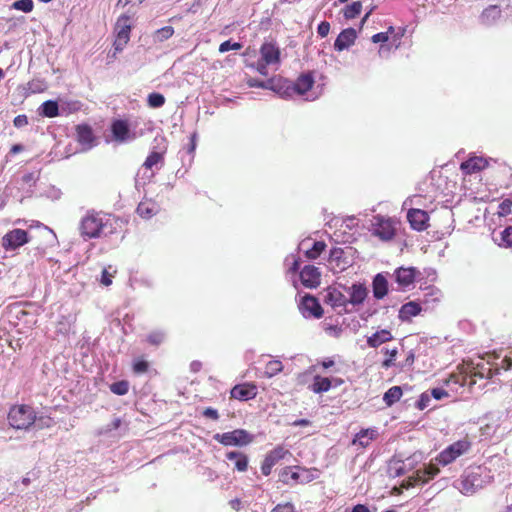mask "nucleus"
<instances>
[{
	"instance_id": "nucleus-1",
	"label": "nucleus",
	"mask_w": 512,
	"mask_h": 512,
	"mask_svg": "<svg viewBox=\"0 0 512 512\" xmlns=\"http://www.w3.org/2000/svg\"><path fill=\"white\" fill-rule=\"evenodd\" d=\"M471 450V443L467 439L458 440L448 445L431 462L417 470L418 479L427 482L439 474V466H447L457 458L467 454Z\"/></svg>"
},
{
	"instance_id": "nucleus-2",
	"label": "nucleus",
	"mask_w": 512,
	"mask_h": 512,
	"mask_svg": "<svg viewBox=\"0 0 512 512\" xmlns=\"http://www.w3.org/2000/svg\"><path fill=\"white\" fill-rule=\"evenodd\" d=\"M116 230L115 218L102 212H87L79 224L80 235L84 240L106 237Z\"/></svg>"
},
{
	"instance_id": "nucleus-3",
	"label": "nucleus",
	"mask_w": 512,
	"mask_h": 512,
	"mask_svg": "<svg viewBox=\"0 0 512 512\" xmlns=\"http://www.w3.org/2000/svg\"><path fill=\"white\" fill-rule=\"evenodd\" d=\"M490 481L486 468L480 466L468 468L461 477L454 481L453 486L464 495L474 494Z\"/></svg>"
},
{
	"instance_id": "nucleus-4",
	"label": "nucleus",
	"mask_w": 512,
	"mask_h": 512,
	"mask_svg": "<svg viewBox=\"0 0 512 512\" xmlns=\"http://www.w3.org/2000/svg\"><path fill=\"white\" fill-rule=\"evenodd\" d=\"M35 420V411L28 405H15L8 413L9 424L15 429H28Z\"/></svg>"
},
{
	"instance_id": "nucleus-5",
	"label": "nucleus",
	"mask_w": 512,
	"mask_h": 512,
	"mask_svg": "<svg viewBox=\"0 0 512 512\" xmlns=\"http://www.w3.org/2000/svg\"><path fill=\"white\" fill-rule=\"evenodd\" d=\"M323 302L339 315L352 313V308H348L347 296L343 289L330 286L322 293Z\"/></svg>"
},
{
	"instance_id": "nucleus-6",
	"label": "nucleus",
	"mask_w": 512,
	"mask_h": 512,
	"mask_svg": "<svg viewBox=\"0 0 512 512\" xmlns=\"http://www.w3.org/2000/svg\"><path fill=\"white\" fill-rule=\"evenodd\" d=\"M131 30L132 25L130 17L126 14L119 16L114 28L115 40L113 43V57H115L117 53H120L124 50L130 40Z\"/></svg>"
},
{
	"instance_id": "nucleus-7",
	"label": "nucleus",
	"mask_w": 512,
	"mask_h": 512,
	"mask_svg": "<svg viewBox=\"0 0 512 512\" xmlns=\"http://www.w3.org/2000/svg\"><path fill=\"white\" fill-rule=\"evenodd\" d=\"M339 288L346 293L348 308H352V312L358 311L369 295V290L363 282H354L350 286L339 284Z\"/></svg>"
},
{
	"instance_id": "nucleus-8",
	"label": "nucleus",
	"mask_w": 512,
	"mask_h": 512,
	"mask_svg": "<svg viewBox=\"0 0 512 512\" xmlns=\"http://www.w3.org/2000/svg\"><path fill=\"white\" fill-rule=\"evenodd\" d=\"M213 439L224 446H247L253 442L254 436L245 429H235L233 431L216 433Z\"/></svg>"
},
{
	"instance_id": "nucleus-9",
	"label": "nucleus",
	"mask_w": 512,
	"mask_h": 512,
	"mask_svg": "<svg viewBox=\"0 0 512 512\" xmlns=\"http://www.w3.org/2000/svg\"><path fill=\"white\" fill-rule=\"evenodd\" d=\"M395 222L391 218L377 215L372 221V233L383 241H389L395 236Z\"/></svg>"
},
{
	"instance_id": "nucleus-10",
	"label": "nucleus",
	"mask_w": 512,
	"mask_h": 512,
	"mask_svg": "<svg viewBox=\"0 0 512 512\" xmlns=\"http://www.w3.org/2000/svg\"><path fill=\"white\" fill-rule=\"evenodd\" d=\"M29 240V233L26 230L15 228L2 237L1 244L5 251H15L27 244Z\"/></svg>"
},
{
	"instance_id": "nucleus-11",
	"label": "nucleus",
	"mask_w": 512,
	"mask_h": 512,
	"mask_svg": "<svg viewBox=\"0 0 512 512\" xmlns=\"http://www.w3.org/2000/svg\"><path fill=\"white\" fill-rule=\"evenodd\" d=\"M299 310L304 318L319 319L323 316V308L318 299L312 295H305L299 303Z\"/></svg>"
},
{
	"instance_id": "nucleus-12",
	"label": "nucleus",
	"mask_w": 512,
	"mask_h": 512,
	"mask_svg": "<svg viewBox=\"0 0 512 512\" xmlns=\"http://www.w3.org/2000/svg\"><path fill=\"white\" fill-rule=\"evenodd\" d=\"M287 455H290L289 450L284 448L282 445H277L274 449L269 451L261 464V472L264 476H269L272 472V468Z\"/></svg>"
},
{
	"instance_id": "nucleus-13",
	"label": "nucleus",
	"mask_w": 512,
	"mask_h": 512,
	"mask_svg": "<svg viewBox=\"0 0 512 512\" xmlns=\"http://www.w3.org/2000/svg\"><path fill=\"white\" fill-rule=\"evenodd\" d=\"M419 271L415 267H399L394 271V278L399 291H405L414 283Z\"/></svg>"
},
{
	"instance_id": "nucleus-14",
	"label": "nucleus",
	"mask_w": 512,
	"mask_h": 512,
	"mask_svg": "<svg viewBox=\"0 0 512 512\" xmlns=\"http://www.w3.org/2000/svg\"><path fill=\"white\" fill-rule=\"evenodd\" d=\"M280 54V48L274 40L265 41L260 47L261 59L267 64L278 65Z\"/></svg>"
},
{
	"instance_id": "nucleus-15",
	"label": "nucleus",
	"mask_w": 512,
	"mask_h": 512,
	"mask_svg": "<svg viewBox=\"0 0 512 512\" xmlns=\"http://www.w3.org/2000/svg\"><path fill=\"white\" fill-rule=\"evenodd\" d=\"M76 137L82 147V151H88L96 145L93 129L88 124H80L76 127Z\"/></svg>"
},
{
	"instance_id": "nucleus-16",
	"label": "nucleus",
	"mask_w": 512,
	"mask_h": 512,
	"mask_svg": "<svg viewBox=\"0 0 512 512\" xmlns=\"http://www.w3.org/2000/svg\"><path fill=\"white\" fill-rule=\"evenodd\" d=\"M326 244L323 241H314L310 238L303 239L299 245L298 250L303 251L308 259H316L325 250Z\"/></svg>"
},
{
	"instance_id": "nucleus-17",
	"label": "nucleus",
	"mask_w": 512,
	"mask_h": 512,
	"mask_svg": "<svg viewBox=\"0 0 512 512\" xmlns=\"http://www.w3.org/2000/svg\"><path fill=\"white\" fill-rule=\"evenodd\" d=\"M328 263L334 273L342 272L350 265L349 260L345 257V251L339 247L330 250Z\"/></svg>"
},
{
	"instance_id": "nucleus-18",
	"label": "nucleus",
	"mask_w": 512,
	"mask_h": 512,
	"mask_svg": "<svg viewBox=\"0 0 512 512\" xmlns=\"http://www.w3.org/2000/svg\"><path fill=\"white\" fill-rule=\"evenodd\" d=\"M38 179V173L27 172L16 181L17 188L21 192V198L30 197L32 195Z\"/></svg>"
},
{
	"instance_id": "nucleus-19",
	"label": "nucleus",
	"mask_w": 512,
	"mask_h": 512,
	"mask_svg": "<svg viewBox=\"0 0 512 512\" xmlns=\"http://www.w3.org/2000/svg\"><path fill=\"white\" fill-rule=\"evenodd\" d=\"M299 276L301 283L307 288H316L320 284L321 273L315 266H304Z\"/></svg>"
},
{
	"instance_id": "nucleus-20",
	"label": "nucleus",
	"mask_w": 512,
	"mask_h": 512,
	"mask_svg": "<svg viewBox=\"0 0 512 512\" xmlns=\"http://www.w3.org/2000/svg\"><path fill=\"white\" fill-rule=\"evenodd\" d=\"M357 39V32L354 28L343 29L334 42V49L338 52L349 49Z\"/></svg>"
},
{
	"instance_id": "nucleus-21",
	"label": "nucleus",
	"mask_w": 512,
	"mask_h": 512,
	"mask_svg": "<svg viewBox=\"0 0 512 512\" xmlns=\"http://www.w3.org/2000/svg\"><path fill=\"white\" fill-rule=\"evenodd\" d=\"M407 219L414 230L423 231L428 226L429 215L424 210L412 208L407 213Z\"/></svg>"
},
{
	"instance_id": "nucleus-22",
	"label": "nucleus",
	"mask_w": 512,
	"mask_h": 512,
	"mask_svg": "<svg viewBox=\"0 0 512 512\" xmlns=\"http://www.w3.org/2000/svg\"><path fill=\"white\" fill-rule=\"evenodd\" d=\"M111 132L116 141L126 142L135 138L134 134L131 136L130 128L125 120L117 119L112 122Z\"/></svg>"
},
{
	"instance_id": "nucleus-23",
	"label": "nucleus",
	"mask_w": 512,
	"mask_h": 512,
	"mask_svg": "<svg viewBox=\"0 0 512 512\" xmlns=\"http://www.w3.org/2000/svg\"><path fill=\"white\" fill-rule=\"evenodd\" d=\"M389 292V282L383 273H377L372 279V293L376 300H382Z\"/></svg>"
},
{
	"instance_id": "nucleus-24",
	"label": "nucleus",
	"mask_w": 512,
	"mask_h": 512,
	"mask_svg": "<svg viewBox=\"0 0 512 512\" xmlns=\"http://www.w3.org/2000/svg\"><path fill=\"white\" fill-rule=\"evenodd\" d=\"M501 13V8L498 5H489L482 11L479 21L482 25L491 27L500 20Z\"/></svg>"
},
{
	"instance_id": "nucleus-25",
	"label": "nucleus",
	"mask_w": 512,
	"mask_h": 512,
	"mask_svg": "<svg viewBox=\"0 0 512 512\" xmlns=\"http://www.w3.org/2000/svg\"><path fill=\"white\" fill-rule=\"evenodd\" d=\"M488 166V159L484 157H470L460 165V169L464 174H473Z\"/></svg>"
},
{
	"instance_id": "nucleus-26",
	"label": "nucleus",
	"mask_w": 512,
	"mask_h": 512,
	"mask_svg": "<svg viewBox=\"0 0 512 512\" xmlns=\"http://www.w3.org/2000/svg\"><path fill=\"white\" fill-rule=\"evenodd\" d=\"M256 395L257 388L255 385H236L231 390V397L240 401H247L253 399L256 397Z\"/></svg>"
},
{
	"instance_id": "nucleus-27",
	"label": "nucleus",
	"mask_w": 512,
	"mask_h": 512,
	"mask_svg": "<svg viewBox=\"0 0 512 512\" xmlns=\"http://www.w3.org/2000/svg\"><path fill=\"white\" fill-rule=\"evenodd\" d=\"M378 435V430L376 428L362 429L354 436L352 444L366 448L378 437Z\"/></svg>"
},
{
	"instance_id": "nucleus-28",
	"label": "nucleus",
	"mask_w": 512,
	"mask_h": 512,
	"mask_svg": "<svg viewBox=\"0 0 512 512\" xmlns=\"http://www.w3.org/2000/svg\"><path fill=\"white\" fill-rule=\"evenodd\" d=\"M314 84V78L311 73L301 74L296 81L292 82L295 95H304Z\"/></svg>"
},
{
	"instance_id": "nucleus-29",
	"label": "nucleus",
	"mask_w": 512,
	"mask_h": 512,
	"mask_svg": "<svg viewBox=\"0 0 512 512\" xmlns=\"http://www.w3.org/2000/svg\"><path fill=\"white\" fill-rule=\"evenodd\" d=\"M421 311L422 308L419 303L410 301L401 306L398 317L402 322H408L412 317L419 315Z\"/></svg>"
},
{
	"instance_id": "nucleus-30",
	"label": "nucleus",
	"mask_w": 512,
	"mask_h": 512,
	"mask_svg": "<svg viewBox=\"0 0 512 512\" xmlns=\"http://www.w3.org/2000/svg\"><path fill=\"white\" fill-rule=\"evenodd\" d=\"M226 458L233 461L234 468L239 472H245L248 469L249 459L246 454L240 451H230L226 453Z\"/></svg>"
},
{
	"instance_id": "nucleus-31",
	"label": "nucleus",
	"mask_w": 512,
	"mask_h": 512,
	"mask_svg": "<svg viewBox=\"0 0 512 512\" xmlns=\"http://www.w3.org/2000/svg\"><path fill=\"white\" fill-rule=\"evenodd\" d=\"M197 146V133L194 132L189 143L180 151L181 161L183 165H191L194 160V154Z\"/></svg>"
},
{
	"instance_id": "nucleus-32",
	"label": "nucleus",
	"mask_w": 512,
	"mask_h": 512,
	"mask_svg": "<svg viewBox=\"0 0 512 512\" xmlns=\"http://www.w3.org/2000/svg\"><path fill=\"white\" fill-rule=\"evenodd\" d=\"M393 339L392 333L387 329L376 331L367 338V345L371 348H377L380 345Z\"/></svg>"
},
{
	"instance_id": "nucleus-33",
	"label": "nucleus",
	"mask_w": 512,
	"mask_h": 512,
	"mask_svg": "<svg viewBox=\"0 0 512 512\" xmlns=\"http://www.w3.org/2000/svg\"><path fill=\"white\" fill-rule=\"evenodd\" d=\"M38 114L47 118L57 117L61 115L60 106L55 100H47L38 108Z\"/></svg>"
},
{
	"instance_id": "nucleus-34",
	"label": "nucleus",
	"mask_w": 512,
	"mask_h": 512,
	"mask_svg": "<svg viewBox=\"0 0 512 512\" xmlns=\"http://www.w3.org/2000/svg\"><path fill=\"white\" fill-rule=\"evenodd\" d=\"M279 480L285 485L299 484V471L296 470V466L284 467L279 473Z\"/></svg>"
},
{
	"instance_id": "nucleus-35",
	"label": "nucleus",
	"mask_w": 512,
	"mask_h": 512,
	"mask_svg": "<svg viewBox=\"0 0 512 512\" xmlns=\"http://www.w3.org/2000/svg\"><path fill=\"white\" fill-rule=\"evenodd\" d=\"M136 212L141 218L148 220L158 213V206L153 201H141Z\"/></svg>"
},
{
	"instance_id": "nucleus-36",
	"label": "nucleus",
	"mask_w": 512,
	"mask_h": 512,
	"mask_svg": "<svg viewBox=\"0 0 512 512\" xmlns=\"http://www.w3.org/2000/svg\"><path fill=\"white\" fill-rule=\"evenodd\" d=\"M332 387V382L327 377L315 376L311 385V390L316 394L327 392Z\"/></svg>"
},
{
	"instance_id": "nucleus-37",
	"label": "nucleus",
	"mask_w": 512,
	"mask_h": 512,
	"mask_svg": "<svg viewBox=\"0 0 512 512\" xmlns=\"http://www.w3.org/2000/svg\"><path fill=\"white\" fill-rule=\"evenodd\" d=\"M402 394L403 391L400 386H393L384 393L383 401L388 407H391L400 400Z\"/></svg>"
},
{
	"instance_id": "nucleus-38",
	"label": "nucleus",
	"mask_w": 512,
	"mask_h": 512,
	"mask_svg": "<svg viewBox=\"0 0 512 512\" xmlns=\"http://www.w3.org/2000/svg\"><path fill=\"white\" fill-rule=\"evenodd\" d=\"M441 297V291L435 286H427L423 289L422 301L424 304L438 302Z\"/></svg>"
},
{
	"instance_id": "nucleus-39",
	"label": "nucleus",
	"mask_w": 512,
	"mask_h": 512,
	"mask_svg": "<svg viewBox=\"0 0 512 512\" xmlns=\"http://www.w3.org/2000/svg\"><path fill=\"white\" fill-rule=\"evenodd\" d=\"M278 87L280 89H277L276 93L283 99H289L295 95L292 81L281 78V83L278 84Z\"/></svg>"
},
{
	"instance_id": "nucleus-40",
	"label": "nucleus",
	"mask_w": 512,
	"mask_h": 512,
	"mask_svg": "<svg viewBox=\"0 0 512 512\" xmlns=\"http://www.w3.org/2000/svg\"><path fill=\"white\" fill-rule=\"evenodd\" d=\"M361 10V1H354L351 4L345 6L343 9V16L347 20L354 19L361 13Z\"/></svg>"
},
{
	"instance_id": "nucleus-41",
	"label": "nucleus",
	"mask_w": 512,
	"mask_h": 512,
	"mask_svg": "<svg viewBox=\"0 0 512 512\" xmlns=\"http://www.w3.org/2000/svg\"><path fill=\"white\" fill-rule=\"evenodd\" d=\"M122 428V420L119 417H115L110 423L101 427L98 431L99 435H114L113 432Z\"/></svg>"
},
{
	"instance_id": "nucleus-42",
	"label": "nucleus",
	"mask_w": 512,
	"mask_h": 512,
	"mask_svg": "<svg viewBox=\"0 0 512 512\" xmlns=\"http://www.w3.org/2000/svg\"><path fill=\"white\" fill-rule=\"evenodd\" d=\"M407 461L410 462V459L408 458ZM408 466H410V463L405 461H393L389 470L394 477H400L409 470Z\"/></svg>"
},
{
	"instance_id": "nucleus-43",
	"label": "nucleus",
	"mask_w": 512,
	"mask_h": 512,
	"mask_svg": "<svg viewBox=\"0 0 512 512\" xmlns=\"http://www.w3.org/2000/svg\"><path fill=\"white\" fill-rule=\"evenodd\" d=\"M283 370L282 362L279 360L269 361L264 369V374L268 378H272Z\"/></svg>"
},
{
	"instance_id": "nucleus-44",
	"label": "nucleus",
	"mask_w": 512,
	"mask_h": 512,
	"mask_svg": "<svg viewBox=\"0 0 512 512\" xmlns=\"http://www.w3.org/2000/svg\"><path fill=\"white\" fill-rule=\"evenodd\" d=\"M174 34V28L172 26H164L155 31L153 39L155 42H164L170 39Z\"/></svg>"
},
{
	"instance_id": "nucleus-45",
	"label": "nucleus",
	"mask_w": 512,
	"mask_h": 512,
	"mask_svg": "<svg viewBox=\"0 0 512 512\" xmlns=\"http://www.w3.org/2000/svg\"><path fill=\"white\" fill-rule=\"evenodd\" d=\"M288 273H296L300 268V257L297 254H289L284 261Z\"/></svg>"
},
{
	"instance_id": "nucleus-46",
	"label": "nucleus",
	"mask_w": 512,
	"mask_h": 512,
	"mask_svg": "<svg viewBox=\"0 0 512 512\" xmlns=\"http://www.w3.org/2000/svg\"><path fill=\"white\" fill-rule=\"evenodd\" d=\"M129 382L127 380H120L112 383L109 388L112 393L118 396L126 395L129 391Z\"/></svg>"
},
{
	"instance_id": "nucleus-47",
	"label": "nucleus",
	"mask_w": 512,
	"mask_h": 512,
	"mask_svg": "<svg viewBox=\"0 0 512 512\" xmlns=\"http://www.w3.org/2000/svg\"><path fill=\"white\" fill-rule=\"evenodd\" d=\"M132 370L134 374L141 375L149 370V362L142 357L133 359Z\"/></svg>"
},
{
	"instance_id": "nucleus-48",
	"label": "nucleus",
	"mask_w": 512,
	"mask_h": 512,
	"mask_svg": "<svg viewBox=\"0 0 512 512\" xmlns=\"http://www.w3.org/2000/svg\"><path fill=\"white\" fill-rule=\"evenodd\" d=\"M296 470L299 471V484H305L316 479V470H310L301 466H296Z\"/></svg>"
},
{
	"instance_id": "nucleus-49",
	"label": "nucleus",
	"mask_w": 512,
	"mask_h": 512,
	"mask_svg": "<svg viewBox=\"0 0 512 512\" xmlns=\"http://www.w3.org/2000/svg\"><path fill=\"white\" fill-rule=\"evenodd\" d=\"M381 352L388 355V358H386L383 362H382V367L385 368V369H388L392 366L395 365V359H396V356L398 354V349L397 348H392V349H389L387 347H384L381 349Z\"/></svg>"
},
{
	"instance_id": "nucleus-50",
	"label": "nucleus",
	"mask_w": 512,
	"mask_h": 512,
	"mask_svg": "<svg viewBox=\"0 0 512 512\" xmlns=\"http://www.w3.org/2000/svg\"><path fill=\"white\" fill-rule=\"evenodd\" d=\"M147 104L150 108H160L165 104V97L158 92H152L147 97Z\"/></svg>"
},
{
	"instance_id": "nucleus-51",
	"label": "nucleus",
	"mask_w": 512,
	"mask_h": 512,
	"mask_svg": "<svg viewBox=\"0 0 512 512\" xmlns=\"http://www.w3.org/2000/svg\"><path fill=\"white\" fill-rule=\"evenodd\" d=\"M163 162V154L157 151H152L143 163L146 169H151L158 163Z\"/></svg>"
},
{
	"instance_id": "nucleus-52",
	"label": "nucleus",
	"mask_w": 512,
	"mask_h": 512,
	"mask_svg": "<svg viewBox=\"0 0 512 512\" xmlns=\"http://www.w3.org/2000/svg\"><path fill=\"white\" fill-rule=\"evenodd\" d=\"M166 334L164 331L155 330L147 335V342L151 345L158 346L164 342Z\"/></svg>"
},
{
	"instance_id": "nucleus-53",
	"label": "nucleus",
	"mask_w": 512,
	"mask_h": 512,
	"mask_svg": "<svg viewBox=\"0 0 512 512\" xmlns=\"http://www.w3.org/2000/svg\"><path fill=\"white\" fill-rule=\"evenodd\" d=\"M499 246L509 247L512 245V225L500 232Z\"/></svg>"
},
{
	"instance_id": "nucleus-54",
	"label": "nucleus",
	"mask_w": 512,
	"mask_h": 512,
	"mask_svg": "<svg viewBox=\"0 0 512 512\" xmlns=\"http://www.w3.org/2000/svg\"><path fill=\"white\" fill-rule=\"evenodd\" d=\"M12 7L24 13H29L33 10L34 3L33 0H17L13 3Z\"/></svg>"
},
{
	"instance_id": "nucleus-55",
	"label": "nucleus",
	"mask_w": 512,
	"mask_h": 512,
	"mask_svg": "<svg viewBox=\"0 0 512 512\" xmlns=\"http://www.w3.org/2000/svg\"><path fill=\"white\" fill-rule=\"evenodd\" d=\"M270 64H267L265 61H263L262 59H259L258 61L256 62H253V63H250V64H247L248 67L256 70L258 73H260L261 75L263 76H267L268 75V66Z\"/></svg>"
},
{
	"instance_id": "nucleus-56",
	"label": "nucleus",
	"mask_w": 512,
	"mask_h": 512,
	"mask_svg": "<svg viewBox=\"0 0 512 512\" xmlns=\"http://www.w3.org/2000/svg\"><path fill=\"white\" fill-rule=\"evenodd\" d=\"M241 48H242V44L240 42H233L232 40H226L220 44L219 52L225 53L230 50H240Z\"/></svg>"
},
{
	"instance_id": "nucleus-57",
	"label": "nucleus",
	"mask_w": 512,
	"mask_h": 512,
	"mask_svg": "<svg viewBox=\"0 0 512 512\" xmlns=\"http://www.w3.org/2000/svg\"><path fill=\"white\" fill-rule=\"evenodd\" d=\"M70 323L64 317L56 324V334L66 336L70 332Z\"/></svg>"
},
{
	"instance_id": "nucleus-58",
	"label": "nucleus",
	"mask_w": 512,
	"mask_h": 512,
	"mask_svg": "<svg viewBox=\"0 0 512 512\" xmlns=\"http://www.w3.org/2000/svg\"><path fill=\"white\" fill-rule=\"evenodd\" d=\"M394 27L389 26L387 32H379L372 36L371 40L373 43H386L389 40V34L393 33Z\"/></svg>"
},
{
	"instance_id": "nucleus-59",
	"label": "nucleus",
	"mask_w": 512,
	"mask_h": 512,
	"mask_svg": "<svg viewBox=\"0 0 512 512\" xmlns=\"http://www.w3.org/2000/svg\"><path fill=\"white\" fill-rule=\"evenodd\" d=\"M512 200L507 198L504 199L498 206V214L500 216H506L511 213Z\"/></svg>"
},
{
	"instance_id": "nucleus-60",
	"label": "nucleus",
	"mask_w": 512,
	"mask_h": 512,
	"mask_svg": "<svg viewBox=\"0 0 512 512\" xmlns=\"http://www.w3.org/2000/svg\"><path fill=\"white\" fill-rule=\"evenodd\" d=\"M281 83V77H271L267 80H265V87L264 89L271 90L276 93L277 89H280L278 87V84Z\"/></svg>"
},
{
	"instance_id": "nucleus-61",
	"label": "nucleus",
	"mask_w": 512,
	"mask_h": 512,
	"mask_svg": "<svg viewBox=\"0 0 512 512\" xmlns=\"http://www.w3.org/2000/svg\"><path fill=\"white\" fill-rule=\"evenodd\" d=\"M430 401V396L427 393H422L416 402V407L419 410H424L429 406Z\"/></svg>"
},
{
	"instance_id": "nucleus-62",
	"label": "nucleus",
	"mask_w": 512,
	"mask_h": 512,
	"mask_svg": "<svg viewBox=\"0 0 512 512\" xmlns=\"http://www.w3.org/2000/svg\"><path fill=\"white\" fill-rule=\"evenodd\" d=\"M330 31V23L327 21H322L319 23L317 27V33L321 38L326 37Z\"/></svg>"
},
{
	"instance_id": "nucleus-63",
	"label": "nucleus",
	"mask_w": 512,
	"mask_h": 512,
	"mask_svg": "<svg viewBox=\"0 0 512 512\" xmlns=\"http://www.w3.org/2000/svg\"><path fill=\"white\" fill-rule=\"evenodd\" d=\"M431 396L436 400H441L445 397H448V392L441 388V387H435L431 390Z\"/></svg>"
},
{
	"instance_id": "nucleus-64",
	"label": "nucleus",
	"mask_w": 512,
	"mask_h": 512,
	"mask_svg": "<svg viewBox=\"0 0 512 512\" xmlns=\"http://www.w3.org/2000/svg\"><path fill=\"white\" fill-rule=\"evenodd\" d=\"M271 512H294V506L291 503L278 504Z\"/></svg>"
}]
</instances>
